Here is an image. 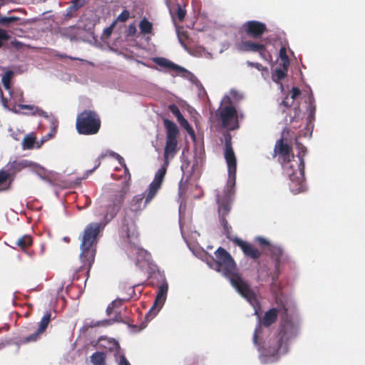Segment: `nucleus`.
Masks as SVG:
<instances>
[{"instance_id":"obj_1","label":"nucleus","mask_w":365,"mask_h":365,"mask_svg":"<svg viewBox=\"0 0 365 365\" xmlns=\"http://www.w3.org/2000/svg\"><path fill=\"white\" fill-rule=\"evenodd\" d=\"M300 319L294 308L289 309L283 305L282 321L278 334L263 344L261 340L262 327L259 324L255 330L253 343L257 347L259 358L262 364L277 361L289 350L290 344L297 338L299 332Z\"/></svg>"},{"instance_id":"obj_2","label":"nucleus","mask_w":365,"mask_h":365,"mask_svg":"<svg viewBox=\"0 0 365 365\" xmlns=\"http://www.w3.org/2000/svg\"><path fill=\"white\" fill-rule=\"evenodd\" d=\"M224 157L227 166L228 178L222 192L217 193L216 200L218 205L220 223L223 228L222 232L227 239L235 243V240L239 238L232 234V228L226 219L235 197L237 173V158L232 148L230 134L225 135Z\"/></svg>"},{"instance_id":"obj_3","label":"nucleus","mask_w":365,"mask_h":365,"mask_svg":"<svg viewBox=\"0 0 365 365\" xmlns=\"http://www.w3.org/2000/svg\"><path fill=\"white\" fill-rule=\"evenodd\" d=\"M215 259L207 261V265L227 279L236 292L247 300L257 314L260 305L257 295L239 272L237 264L231 255L224 248L219 247L215 252Z\"/></svg>"},{"instance_id":"obj_4","label":"nucleus","mask_w":365,"mask_h":365,"mask_svg":"<svg viewBox=\"0 0 365 365\" xmlns=\"http://www.w3.org/2000/svg\"><path fill=\"white\" fill-rule=\"evenodd\" d=\"M166 168L162 166L155 173L153 181L150 183L145 194L134 196L128 209L124 210V216L121 222L120 235L125 237L129 243L135 245L138 241V231L134 221L135 217L155 197L160 189L166 174Z\"/></svg>"},{"instance_id":"obj_5","label":"nucleus","mask_w":365,"mask_h":365,"mask_svg":"<svg viewBox=\"0 0 365 365\" xmlns=\"http://www.w3.org/2000/svg\"><path fill=\"white\" fill-rule=\"evenodd\" d=\"M97 207L95 210V215L102 218L103 226L101 223L92 222L88 224L83 232L81 238V254L80 259L84 264H88V267L94 262L96 255V245L98 242V235L101 229L104 227L110 220L106 218L107 207L109 206V202L103 199L99 200L97 202Z\"/></svg>"},{"instance_id":"obj_6","label":"nucleus","mask_w":365,"mask_h":365,"mask_svg":"<svg viewBox=\"0 0 365 365\" xmlns=\"http://www.w3.org/2000/svg\"><path fill=\"white\" fill-rule=\"evenodd\" d=\"M298 148L302 150L299 151L297 157L292 156L291 160L284 162L282 164L284 175L290 180L289 184L290 190L294 194L304 192L306 189L304 174L305 148L302 145H299Z\"/></svg>"},{"instance_id":"obj_7","label":"nucleus","mask_w":365,"mask_h":365,"mask_svg":"<svg viewBox=\"0 0 365 365\" xmlns=\"http://www.w3.org/2000/svg\"><path fill=\"white\" fill-rule=\"evenodd\" d=\"M76 125L79 134L93 135L98 132L101 120L94 111L84 110L78 115Z\"/></svg>"},{"instance_id":"obj_8","label":"nucleus","mask_w":365,"mask_h":365,"mask_svg":"<svg viewBox=\"0 0 365 365\" xmlns=\"http://www.w3.org/2000/svg\"><path fill=\"white\" fill-rule=\"evenodd\" d=\"M238 112L235 106L220 103L216 111V118L222 127L234 130L239 128Z\"/></svg>"},{"instance_id":"obj_9","label":"nucleus","mask_w":365,"mask_h":365,"mask_svg":"<svg viewBox=\"0 0 365 365\" xmlns=\"http://www.w3.org/2000/svg\"><path fill=\"white\" fill-rule=\"evenodd\" d=\"M164 125L167 131L166 144L164 150L165 163H168L169 158H173L177 152V136L179 130L177 125L168 119L164 120Z\"/></svg>"},{"instance_id":"obj_10","label":"nucleus","mask_w":365,"mask_h":365,"mask_svg":"<svg viewBox=\"0 0 365 365\" xmlns=\"http://www.w3.org/2000/svg\"><path fill=\"white\" fill-rule=\"evenodd\" d=\"M168 292V283L164 278L158 287L154 303L145 315L148 320H151L154 318L163 308L167 299Z\"/></svg>"},{"instance_id":"obj_11","label":"nucleus","mask_w":365,"mask_h":365,"mask_svg":"<svg viewBox=\"0 0 365 365\" xmlns=\"http://www.w3.org/2000/svg\"><path fill=\"white\" fill-rule=\"evenodd\" d=\"M267 252L269 253L274 264L272 275V281L274 282L278 277L280 266L288 260V256L284 252L282 247L277 245H270Z\"/></svg>"},{"instance_id":"obj_12","label":"nucleus","mask_w":365,"mask_h":365,"mask_svg":"<svg viewBox=\"0 0 365 365\" xmlns=\"http://www.w3.org/2000/svg\"><path fill=\"white\" fill-rule=\"evenodd\" d=\"M85 29L82 28L81 23L67 27H58L56 29V34L71 41H78L82 39Z\"/></svg>"},{"instance_id":"obj_13","label":"nucleus","mask_w":365,"mask_h":365,"mask_svg":"<svg viewBox=\"0 0 365 365\" xmlns=\"http://www.w3.org/2000/svg\"><path fill=\"white\" fill-rule=\"evenodd\" d=\"M126 192L125 187L121 188L115 192L112 200L109 202V206L107 207V211L105 214L107 220H111L117 215L124 201Z\"/></svg>"},{"instance_id":"obj_14","label":"nucleus","mask_w":365,"mask_h":365,"mask_svg":"<svg viewBox=\"0 0 365 365\" xmlns=\"http://www.w3.org/2000/svg\"><path fill=\"white\" fill-rule=\"evenodd\" d=\"M245 31L253 38H259L266 31V25L258 21H248L243 25Z\"/></svg>"},{"instance_id":"obj_15","label":"nucleus","mask_w":365,"mask_h":365,"mask_svg":"<svg viewBox=\"0 0 365 365\" xmlns=\"http://www.w3.org/2000/svg\"><path fill=\"white\" fill-rule=\"evenodd\" d=\"M235 244L240 247L245 255L253 259H258L261 255V252L252 245L241 239H235Z\"/></svg>"},{"instance_id":"obj_16","label":"nucleus","mask_w":365,"mask_h":365,"mask_svg":"<svg viewBox=\"0 0 365 365\" xmlns=\"http://www.w3.org/2000/svg\"><path fill=\"white\" fill-rule=\"evenodd\" d=\"M19 106L22 109L31 110L32 111V115L43 117L47 119L52 125L54 127L56 126V118L52 114L47 113L46 111L43 110L38 106L32 105H19Z\"/></svg>"},{"instance_id":"obj_17","label":"nucleus","mask_w":365,"mask_h":365,"mask_svg":"<svg viewBox=\"0 0 365 365\" xmlns=\"http://www.w3.org/2000/svg\"><path fill=\"white\" fill-rule=\"evenodd\" d=\"M38 166L35 163H33L31 161H29L28 160H15L11 163H9L7 165L8 168V172L11 175H15L17 173L21 171L22 169L31 167V166Z\"/></svg>"},{"instance_id":"obj_18","label":"nucleus","mask_w":365,"mask_h":365,"mask_svg":"<svg viewBox=\"0 0 365 365\" xmlns=\"http://www.w3.org/2000/svg\"><path fill=\"white\" fill-rule=\"evenodd\" d=\"M154 62L157 65H158L161 67L175 71L177 73L187 72V71L184 68L173 63L172 61H169L168 59H167L165 58H163V57L155 58L154 59Z\"/></svg>"},{"instance_id":"obj_19","label":"nucleus","mask_w":365,"mask_h":365,"mask_svg":"<svg viewBox=\"0 0 365 365\" xmlns=\"http://www.w3.org/2000/svg\"><path fill=\"white\" fill-rule=\"evenodd\" d=\"M242 95L235 89L230 90L221 101L222 104L231 105L235 106L242 99Z\"/></svg>"},{"instance_id":"obj_20","label":"nucleus","mask_w":365,"mask_h":365,"mask_svg":"<svg viewBox=\"0 0 365 365\" xmlns=\"http://www.w3.org/2000/svg\"><path fill=\"white\" fill-rule=\"evenodd\" d=\"M275 151L281 155V162H287L292 159L294 155L290 153L289 147L287 143H284L282 140H279L278 144L276 145Z\"/></svg>"},{"instance_id":"obj_21","label":"nucleus","mask_w":365,"mask_h":365,"mask_svg":"<svg viewBox=\"0 0 365 365\" xmlns=\"http://www.w3.org/2000/svg\"><path fill=\"white\" fill-rule=\"evenodd\" d=\"M238 48L244 52H257L262 48V43H255L252 41H242L239 43Z\"/></svg>"},{"instance_id":"obj_22","label":"nucleus","mask_w":365,"mask_h":365,"mask_svg":"<svg viewBox=\"0 0 365 365\" xmlns=\"http://www.w3.org/2000/svg\"><path fill=\"white\" fill-rule=\"evenodd\" d=\"M101 342H103V346L106 349H109L110 351L113 353L115 359L118 357L120 354V346L117 341L113 339H102Z\"/></svg>"},{"instance_id":"obj_23","label":"nucleus","mask_w":365,"mask_h":365,"mask_svg":"<svg viewBox=\"0 0 365 365\" xmlns=\"http://www.w3.org/2000/svg\"><path fill=\"white\" fill-rule=\"evenodd\" d=\"M277 314L278 310L275 308L271 309L265 312L262 322V325L265 327H268L276 321Z\"/></svg>"},{"instance_id":"obj_24","label":"nucleus","mask_w":365,"mask_h":365,"mask_svg":"<svg viewBox=\"0 0 365 365\" xmlns=\"http://www.w3.org/2000/svg\"><path fill=\"white\" fill-rule=\"evenodd\" d=\"M287 70L288 68H284L283 66L279 65V66L276 67L272 71V80L278 83L286 76Z\"/></svg>"},{"instance_id":"obj_25","label":"nucleus","mask_w":365,"mask_h":365,"mask_svg":"<svg viewBox=\"0 0 365 365\" xmlns=\"http://www.w3.org/2000/svg\"><path fill=\"white\" fill-rule=\"evenodd\" d=\"M85 0H72L71 5L66 10V16L72 17L73 13L84 6Z\"/></svg>"},{"instance_id":"obj_26","label":"nucleus","mask_w":365,"mask_h":365,"mask_svg":"<svg viewBox=\"0 0 365 365\" xmlns=\"http://www.w3.org/2000/svg\"><path fill=\"white\" fill-rule=\"evenodd\" d=\"M139 28L141 34H150L153 31V24L144 17L139 23Z\"/></svg>"},{"instance_id":"obj_27","label":"nucleus","mask_w":365,"mask_h":365,"mask_svg":"<svg viewBox=\"0 0 365 365\" xmlns=\"http://www.w3.org/2000/svg\"><path fill=\"white\" fill-rule=\"evenodd\" d=\"M106 355L103 352L96 351L91 356L93 365H105Z\"/></svg>"},{"instance_id":"obj_28","label":"nucleus","mask_w":365,"mask_h":365,"mask_svg":"<svg viewBox=\"0 0 365 365\" xmlns=\"http://www.w3.org/2000/svg\"><path fill=\"white\" fill-rule=\"evenodd\" d=\"M36 137L33 133L26 135L22 140V147L24 149H32L34 147Z\"/></svg>"},{"instance_id":"obj_29","label":"nucleus","mask_w":365,"mask_h":365,"mask_svg":"<svg viewBox=\"0 0 365 365\" xmlns=\"http://www.w3.org/2000/svg\"><path fill=\"white\" fill-rule=\"evenodd\" d=\"M122 321H123V319L121 317V314H120V312H118L115 314L114 318L96 322L95 324H93V325L94 326H108V325H112L115 322H120Z\"/></svg>"},{"instance_id":"obj_30","label":"nucleus","mask_w":365,"mask_h":365,"mask_svg":"<svg viewBox=\"0 0 365 365\" xmlns=\"http://www.w3.org/2000/svg\"><path fill=\"white\" fill-rule=\"evenodd\" d=\"M279 66H282L284 68H289V60L288 56L287 54V49L284 46H282L279 50Z\"/></svg>"},{"instance_id":"obj_31","label":"nucleus","mask_w":365,"mask_h":365,"mask_svg":"<svg viewBox=\"0 0 365 365\" xmlns=\"http://www.w3.org/2000/svg\"><path fill=\"white\" fill-rule=\"evenodd\" d=\"M51 314L50 312H46L43 316V317L41 318V319L38 324V329H39V332H43L46 330V329L51 320Z\"/></svg>"},{"instance_id":"obj_32","label":"nucleus","mask_w":365,"mask_h":365,"mask_svg":"<svg viewBox=\"0 0 365 365\" xmlns=\"http://www.w3.org/2000/svg\"><path fill=\"white\" fill-rule=\"evenodd\" d=\"M308 111L309 114L307 116V120L309 123H311L314 120L316 113V106L314 104V100L312 98L309 99Z\"/></svg>"},{"instance_id":"obj_33","label":"nucleus","mask_w":365,"mask_h":365,"mask_svg":"<svg viewBox=\"0 0 365 365\" xmlns=\"http://www.w3.org/2000/svg\"><path fill=\"white\" fill-rule=\"evenodd\" d=\"M32 244V239L29 235H24L22 237L19 238L16 245L19 246L22 250H24L29 247Z\"/></svg>"},{"instance_id":"obj_34","label":"nucleus","mask_w":365,"mask_h":365,"mask_svg":"<svg viewBox=\"0 0 365 365\" xmlns=\"http://www.w3.org/2000/svg\"><path fill=\"white\" fill-rule=\"evenodd\" d=\"M19 20H20V18H19L17 16H0V25L3 26H9Z\"/></svg>"},{"instance_id":"obj_35","label":"nucleus","mask_w":365,"mask_h":365,"mask_svg":"<svg viewBox=\"0 0 365 365\" xmlns=\"http://www.w3.org/2000/svg\"><path fill=\"white\" fill-rule=\"evenodd\" d=\"M12 76H13V71H8L2 76V79H1L4 87L5 88L6 90L9 91V93H11L10 81L12 78Z\"/></svg>"},{"instance_id":"obj_36","label":"nucleus","mask_w":365,"mask_h":365,"mask_svg":"<svg viewBox=\"0 0 365 365\" xmlns=\"http://www.w3.org/2000/svg\"><path fill=\"white\" fill-rule=\"evenodd\" d=\"M273 273L269 272V269L264 264H259V268L258 269V274L259 278H267L271 274L273 275Z\"/></svg>"},{"instance_id":"obj_37","label":"nucleus","mask_w":365,"mask_h":365,"mask_svg":"<svg viewBox=\"0 0 365 365\" xmlns=\"http://www.w3.org/2000/svg\"><path fill=\"white\" fill-rule=\"evenodd\" d=\"M255 241L256 242H257L262 248L267 247V251H268L270 245H273V244H271L270 242L267 239H266L263 237H261V236L256 237L255 238Z\"/></svg>"},{"instance_id":"obj_38","label":"nucleus","mask_w":365,"mask_h":365,"mask_svg":"<svg viewBox=\"0 0 365 365\" xmlns=\"http://www.w3.org/2000/svg\"><path fill=\"white\" fill-rule=\"evenodd\" d=\"M43 332H39V329H37L34 333L30 334L29 336H26L24 339L23 342L24 343H29L36 341L40 336V335Z\"/></svg>"},{"instance_id":"obj_39","label":"nucleus","mask_w":365,"mask_h":365,"mask_svg":"<svg viewBox=\"0 0 365 365\" xmlns=\"http://www.w3.org/2000/svg\"><path fill=\"white\" fill-rule=\"evenodd\" d=\"M182 127H184L187 130L191 138L195 140V132L192 128L190 127L189 123L183 118L180 121H179Z\"/></svg>"},{"instance_id":"obj_40","label":"nucleus","mask_w":365,"mask_h":365,"mask_svg":"<svg viewBox=\"0 0 365 365\" xmlns=\"http://www.w3.org/2000/svg\"><path fill=\"white\" fill-rule=\"evenodd\" d=\"M99 165H100V163H97V165H95L93 169L86 170L82 178H76V179L74 184L76 185H79L82 179L87 178L89 176V175H91Z\"/></svg>"},{"instance_id":"obj_41","label":"nucleus","mask_w":365,"mask_h":365,"mask_svg":"<svg viewBox=\"0 0 365 365\" xmlns=\"http://www.w3.org/2000/svg\"><path fill=\"white\" fill-rule=\"evenodd\" d=\"M259 53L261 58L267 61H269L271 60V56L265 49V47L263 44H262V48L257 51Z\"/></svg>"},{"instance_id":"obj_42","label":"nucleus","mask_w":365,"mask_h":365,"mask_svg":"<svg viewBox=\"0 0 365 365\" xmlns=\"http://www.w3.org/2000/svg\"><path fill=\"white\" fill-rule=\"evenodd\" d=\"M247 64L248 66L255 67L259 71H265L267 74L268 73V68L267 67H264L262 64L259 63H254L248 61L247 62Z\"/></svg>"},{"instance_id":"obj_43","label":"nucleus","mask_w":365,"mask_h":365,"mask_svg":"<svg viewBox=\"0 0 365 365\" xmlns=\"http://www.w3.org/2000/svg\"><path fill=\"white\" fill-rule=\"evenodd\" d=\"M9 38L10 36L8 34V33L5 30L0 29V48H1L4 42L7 41L9 39Z\"/></svg>"},{"instance_id":"obj_44","label":"nucleus","mask_w":365,"mask_h":365,"mask_svg":"<svg viewBox=\"0 0 365 365\" xmlns=\"http://www.w3.org/2000/svg\"><path fill=\"white\" fill-rule=\"evenodd\" d=\"M170 110L176 116V118H178V121H180L184 118L182 116L180 110H179V108L176 106H175V105L170 106Z\"/></svg>"},{"instance_id":"obj_45","label":"nucleus","mask_w":365,"mask_h":365,"mask_svg":"<svg viewBox=\"0 0 365 365\" xmlns=\"http://www.w3.org/2000/svg\"><path fill=\"white\" fill-rule=\"evenodd\" d=\"M130 17V13L127 10H123L117 17L116 21L125 22Z\"/></svg>"},{"instance_id":"obj_46","label":"nucleus","mask_w":365,"mask_h":365,"mask_svg":"<svg viewBox=\"0 0 365 365\" xmlns=\"http://www.w3.org/2000/svg\"><path fill=\"white\" fill-rule=\"evenodd\" d=\"M185 13V10L182 9V7L180 4H178L177 16L180 21H182L184 19Z\"/></svg>"},{"instance_id":"obj_47","label":"nucleus","mask_w":365,"mask_h":365,"mask_svg":"<svg viewBox=\"0 0 365 365\" xmlns=\"http://www.w3.org/2000/svg\"><path fill=\"white\" fill-rule=\"evenodd\" d=\"M10 176L11 175L9 174V173H6L5 171H0V185L4 181H6ZM6 189V188H0V191L4 190Z\"/></svg>"},{"instance_id":"obj_48","label":"nucleus","mask_w":365,"mask_h":365,"mask_svg":"<svg viewBox=\"0 0 365 365\" xmlns=\"http://www.w3.org/2000/svg\"><path fill=\"white\" fill-rule=\"evenodd\" d=\"M115 359L118 365H130L123 354H120Z\"/></svg>"},{"instance_id":"obj_49","label":"nucleus","mask_w":365,"mask_h":365,"mask_svg":"<svg viewBox=\"0 0 365 365\" xmlns=\"http://www.w3.org/2000/svg\"><path fill=\"white\" fill-rule=\"evenodd\" d=\"M115 23H116V21H113L108 27L106 28L103 30L104 36H106V37H108L110 36V34L113 32V28L115 26Z\"/></svg>"},{"instance_id":"obj_50","label":"nucleus","mask_w":365,"mask_h":365,"mask_svg":"<svg viewBox=\"0 0 365 365\" xmlns=\"http://www.w3.org/2000/svg\"><path fill=\"white\" fill-rule=\"evenodd\" d=\"M115 159L118 161L119 164H120L122 167H123V168H124V170H125V173H128V168H127V166H126V165H125V163L124 158H123L121 155H120L118 154V156Z\"/></svg>"},{"instance_id":"obj_51","label":"nucleus","mask_w":365,"mask_h":365,"mask_svg":"<svg viewBox=\"0 0 365 365\" xmlns=\"http://www.w3.org/2000/svg\"><path fill=\"white\" fill-rule=\"evenodd\" d=\"M301 94V91L296 87L292 88V95H291V99L292 103L293 102V100L296 98L297 96H299Z\"/></svg>"},{"instance_id":"obj_52","label":"nucleus","mask_w":365,"mask_h":365,"mask_svg":"<svg viewBox=\"0 0 365 365\" xmlns=\"http://www.w3.org/2000/svg\"><path fill=\"white\" fill-rule=\"evenodd\" d=\"M137 31L136 27L134 24H130L128 29V35L134 36Z\"/></svg>"},{"instance_id":"obj_53","label":"nucleus","mask_w":365,"mask_h":365,"mask_svg":"<svg viewBox=\"0 0 365 365\" xmlns=\"http://www.w3.org/2000/svg\"><path fill=\"white\" fill-rule=\"evenodd\" d=\"M135 250H136V252L138 254L142 255L145 259H146L147 257H148V254L146 250L138 247L135 248Z\"/></svg>"},{"instance_id":"obj_54","label":"nucleus","mask_w":365,"mask_h":365,"mask_svg":"<svg viewBox=\"0 0 365 365\" xmlns=\"http://www.w3.org/2000/svg\"><path fill=\"white\" fill-rule=\"evenodd\" d=\"M122 302L123 301L121 299H117L113 300L110 304L114 307H119L122 305Z\"/></svg>"},{"instance_id":"obj_55","label":"nucleus","mask_w":365,"mask_h":365,"mask_svg":"<svg viewBox=\"0 0 365 365\" xmlns=\"http://www.w3.org/2000/svg\"><path fill=\"white\" fill-rule=\"evenodd\" d=\"M48 140V137H47V136L42 137L40 142H36V148H39Z\"/></svg>"},{"instance_id":"obj_56","label":"nucleus","mask_w":365,"mask_h":365,"mask_svg":"<svg viewBox=\"0 0 365 365\" xmlns=\"http://www.w3.org/2000/svg\"><path fill=\"white\" fill-rule=\"evenodd\" d=\"M68 58L71 59V60H78V61H84V62H86L87 63L91 65V66H94L93 63L91 62V61H86V60H83L82 58H76V57H72V56H69Z\"/></svg>"},{"instance_id":"obj_57","label":"nucleus","mask_w":365,"mask_h":365,"mask_svg":"<svg viewBox=\"0 0 365 365\" xmlns=\"http://www.w3.org/2000/svg\"><path fill=\"white\" fill-rule=\"evenodd\" d=\"M115 307L113 306H112L111 304H110L108 307H107V309H106V314L108 315H110L111 313L113 312V310Z\"/></svg>"},{"instance_id":"obj_58","label":"nucleus","mask_w":365,"mask_h":365,"mask_svg":"<svg viewBox=\"0 0 365 365\" xmlns=\"http://www.w3.org/2000/svg\"><path fill=\"white\" fill-rule=\"evenodd\" d=\"M288 101H289L288 97H287V98H285V99L282 102V104L284 106L287 107V108L289 107V106H291V103H289Z\"/></svg>"},{"instance_id":"obj_59","label":"nucleus","mask_w":365,"mask_h":365,"mask_svg":"<svg viewBox=\"0 0 365 365\" xmlns=\"http://www.w3.org/2000/svg\"><path fill=\"white\" fill-rule=\"evenodd\" d=\"M108 155L112 158H116L118 156V154L114 151L108 150Z\"/></svg>"},{"instance_id":"obj_60","label":"nucleus","mask_w":365,"mask_h":365,"mask_svg":"<svg viewBox=\"0 0 365 365\" xmlns=\"http://www.w3.org/2000/svg\"><path fill=\"white\" fill-rule=\"evenodd\" d=\"M107 155H108V150H107V151H106L105 153H103L99 156V158H98V163H101L100 160H101V159H102V158H105V157H106Z\"/></svg>"},{"instance_id":"obj_61","label":"nucleus","mask_w":365,"mask_h":365,"mask_svg":"<svg viewBox=\"0 0 365 365\" xmlns=\"http://www.w3.org/2000/svg\"><path fill=\"white\" fill-rule=\"evenodd\" d=\"M166 4H167V6H168V8L169 9L170 15L173 16V9L171 7V6L170 5V4H169L168 0H166Z\"/></svg>"},{"instance_id":"obj_62","label":"nucleus","mask_w":365,"mask_h":365,"mask_svg":"<svg viewBox=\"0 0 365 365\" xmlns=\"http://www.w3.org/2000/svg\"><path fill=\"white\" fill-rule=\"evenodd\" d=\"M57 123H58V121L56 120V126L55 127L51 124V130L50 133H53V135L56 133Z\"/></svg>"},{"instance_id":"obj_63","label":"nucleus","mask_w":365,"mask_h":365,"mask_svg":"<svg viewBox=\"0 0 365 365\" xmlns=\"http://www.w3.org/2000/svg\"><path fill=\"white\" fill-rule=\"evenodd\" d=\"M57 123H58V121L56 120V126L55 127L51 124V130L50 133H53V135L56 133Z\"/></svg>"},{"instance_id":"obj_64","label":"nucleus","mask_w":365,"mask_h":365,"mask_svg":"<svg viewBox=\"0 0 365 365\" xmlns=\"http://www.w3.org/2000/svg\"><path fill=\"white\" fill-rule=\"evenodd\" d=\"M178 39H179V41L180 43V44L184 47V48H186V46L185 44L184 43V42L182 41L181 38L180 37L179 34H178Z\"/></svg>"}]
</instances>
